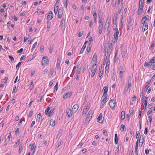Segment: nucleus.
Masks as SVG:
<instances>
[{
  "label": "nucleus",
  "instance_id": "9b49d317",
  "mask_svg": "<svg viewBox=\"0 0 155 155\" xmlns=\"http://www.w3.org/2000/svg\"><path fill=\"white\" fill-rule=\"evenodd\" d=\"M102 114L101 113L99 114V115L97 119V121L99 122L100 124L102 123H103V120H102Z\"/></svg>",
  "mask_w": 155,
  "mask_h": 155
},
{
  "label": "nucleus",
  "instance_id": "5fc2aeb1",
  "mask_svg": "<svg viewBox=\"0 0 155 155\" xmlns=\"http://www.w3.org/2000/svg\"><path fill=\"white\" fill-rule=\"evenodd\" d=\"M20 143V140H18L17 142H16L14 145V147H16Z\"/></svg>",
  "mask_w": 155,
  "mask_h": 155
},
{
  "label": "nucleus",
  "instance_id": "37998d69",
  "mask_svg": "<svg viewBox=\"0 0 155 155\" xmlns=\"http://www.w3.org/2000/svg\"><path fill=\"white\" fill-rule=\"evenodd\" d=\"M37 44V42H35V43L33 44L32 46V48L31 49V51H33Z\"/></svg>",
  "mask_w": 155,
  "mask_h": 155
},
{
  "label": "nucleus",
  "instance_id": "0eeeda50",
  "mask_svg": "<svg viewBox=\"0 0 155 155\" xmlns=\"http://www.w3.org/2000/svg\"><path fill=\"white\" fill-rule=\"evenodd\" d=\"M65 25V20L64 18H62L60 26L62 30L64 29Z\"/></svg>",
  "mask_w": 155,
  "mask_h": 155
},
{
  "label": "nucleus",
  "instance_id": "c85d7f7f",
  "mask_svg": "<svg viewBox=\"0 0 155 155\" xmlns=\"http://www.w3.org/2000/svg\"><path fill=\"white\" fill-rule=\"evenodd\" d=\"M106 101V100L105 99H103L102 101L101 102V105H100V107L101 108L103 107V106L104 104Z\"/></svg>",
  "mask_w": 155,
  "mask_h": 155
},
{
  "label": "nucleus",
  "instance_id": "e433bc0d",
  "mask_svg": "<svg viewBox=\"0 0 155 155\" xmlns=\"http://www.w3.org/2000/svg\"><path fill=\"white\" fill-rule=\"evenodd\" d=\"M58 5L55 6L54 7V12L55 14H56L58 11Z\"/></svg>",
  "mask_w": 155,
  "mask_h": 155
},
{
  "label": "nucleus",
  "instance_id": "603ef678",
  "mask_svg": "<svg viewBox=\"0 0 155 155\" xmlns=\"http://www.w3.org/2000/svg\"><path fill=\"white\" fill-rule=\"evenodd\" d=\"M62 144V143L61 142H59L58 143L57 146H56V148L57 149H58L59 147Z\"/></svg>",
  "mask_w": 155,
  "mask_h": 155
},
{
  "label": "nucleus",
  "instance_id": "20e7f679",
  "mask_svg": "<svg viewBox=\"0 0 155 155\" xmlns=\"http://www.w3.org/2000/svg\"><path fill=\"white\" fill-rule=\"evenodd\" d=\"M49 62V60L47 57H43L41 61V64L42 65L48 64Z\"/></svg>",
  "mask_w": 155,
  "mask_h": 155
},
{
  "label": "nucleus",
  "instance_id": "9d476101",
  "mask_svg": "<svg viewBox=\"0 0 155 155\" xmlns=\"http://www.w3.org/2000/svg\"><path fill=\"white\" fill-rule=\"evenodd\" d=\"M63 14L62 8H59L58 12V18H60L62 17Z\"/></svg>",
  "mask_w": 155,
  "mask_h": 155
},
{
  "label": "nucleus",
  "instance_id": "774afa93",
  "mask_svg": "<svg viewBox=\"0 0 155 155\" xmlns=\"http://www.w3.org/2000/svg\"><path fill=\"white\" fill-rule=\"evenodd\" d=\"M99 76L100 77H101V76H102L103 73L101 71V70L100 69H99Z\"/></svg>",
  "mask_w": 155,
  "mask_h": 155
},
{
  "label": "nucleus",
  "instance_id": "f03ea898",
  "mask_svg": "<svg viewBox=\"0 0 155 155\" xmlns=\"http://www.w3.org/2000/svg\"><path fill=\"white\" fill-rule=\"evenodd\" d=\"M114 30H115V31L114 38V43H115L117 41L118 39V35L119 32L117 28H115Z\"/></svg>",
  "mask_w": 155,
  "mask_h": 155
},
{
  "label": "nucleus",
  "instance_id": "a878e982",
  "mask_svg": "<svg viewBox=\"0 0 155 155\" xmlns=\"http://www.w3.org/2000/svg\"><path fill=\"white\" fill-rule=\"evenodd\" d=\"M54 109L53 108L51 109V110L48 113V117H51L52 115V113L54 111Z\"/></svg>",
  "mask_w": 155,
  "mask_h": 155
},
{
  "label": "nucleus",
  "instance_id": "dca6fc26",
  "mask_svg": "<svg viewBox=\"0 0 155 155\" xmlns=\"http://www.w3.org/2000/svg\"><path fill=\"white\" fill-rule=\"evenodd\" d=\"M87 42H88L87 41H86L85 42H84L83 46H82V48H81V49L80 51V54L82 53H83V52H84V50L86 48L87 43Z\"/></svg>",
  "mask_w": 155,
  "mask_h": 155
},
{
  "label": "nucleus",
  "instance_id": "423d86ee",
  "mask_svg": "<svg viewBox=\"0 0 155 155\" xmlns=\"http://www.w3.org/2000/svg\"><path fill=\"white\" fill-rule=\"evenodd\" d=\"M143 5L142 4H139V8L137 12L138 15H139L141 14L142 12L143 11Z\"/></svg>",
  "mask_w": 155,
  "mask_h": 155
},
{
  "label": "nucleus",
  "instance_id": "a211bd4d",
  "mask_svg": "<svg viewBox=\"0 0 155 155\" xmlns=\"http://www.w3.org/2000/svg\"><path fill=\"white\" fill-rule=\"evenodd\" d=\"M143 30L144 31H145L147 30L148 28V25L147 23H145V24H143Z\"/></svg>",
  "mask_w": 155,
  "mask_h": 155
},
{
  "label": "nucleus",
  "instance_id": "cd10ccee",
  "mask_svg": "<svg viewBox=\"0 0 155 155\" xmlns=\"http://www.w3.org/2000/svg\"><path fill=\"white\" fill-rule=\"evenodd\" d=\"M108 86H104L103 89V91H104V93H107L108 91Z\"/></svg>",
  "mask_w": 155,
  "mask_h": 155
},
{
  "label": "nucleus",
  "instance_id": "39448f33",
  "mask_svg": "<svg viewBox=\"0 0 155 155\" xmlns=\"http://www.w3.org/2000/svg\"><path fill=\"white\" fill-rule=\"evenodd\" d=\"M92 115V111L91 110H90L85 120V121L87 122L88 121H89L90 120L91 118Z\"/></svg>",
  "mask_w": 155,
  "mask_h": 155
},
{
  "label": "nucleus",
  "instance_id": "b1692460",
  "mask_svg": "<svg viewBox=\"0 0 155 155\" xmlns=\"http://www.w3.org/2000/svg\"><path fill=\"white\" fill-rule=\"evenodd\" d=\"M119 71L120 74H122L124 72V69L122 66H120L118 69Z\"/></svg>",
  "mask_w": 155,
  "mask_h": 155
},
{
  "label": "nucleus",
  "instance_id": "1a4fd4ad",
  "mask_svg": "<svg viewBox=\"0 0 155 155\" xmlns=\"http://www.w3.org/2000/svg\"><path fill=\"white\" fill-rule=\"evenodd\" d=\"M66 113L68 117H70L72 116V111L69 108H68L66 109Z\"/></svg>",
  "mask_w": 155,
  "mask_h": 155
},
{
  "label": "nucleus",
  "instance_id": "c9c22d12",
  "mask_svg": "<svg viewBox=\"0 0 155 155\" xmlns=\"http://www.w3.org/2000/svg\"><path fill=\"white\" fill-rule=\"evenodd\" d=\"M53 46L52 45H51L49 48V53L50 54L52 53L53 49Z\"/></svg>",
  "mask_w": 155,
  "mask_h": 155
},
{
  "label": "nucleus",
  "instance_id": "bb28decb",
  "mask_svg": "<svg viewBox=\"0 0 155 155\" xmlns=\"http://www.w3.org/2000/svg\"><path fill=\"white\" fill-rule=\"evenodd\" d=\"M118 51V50H116L115 49V55L114 56V61H115V62L117 61H118V58L116 57L117 55V54Z\"/></svg>",
  "mask_w": 155,
  "mask_h": 155
},
{
  "label": "nucleus",
  "instance_id": "58836bf2",
  "mask_svg": "<svg viewBox=\"0 0 155 155\" xmlns=\"http://www.w3.org/2000/svg\"><path fill=\"white\" fill-rule=\"evenodd\" d=\"M97 57L96 53H94L93 55V58L92 59V61L94 60L96 61L97 60Z\"/></svg>",
  "mask_w": 155,
  "mask_h": 155
},
{
  "label": "nucleus",
  "instance_id": "aec40b11",
  "mask_svg": "<svg viewBox=\"0 0 155 155\" xmlns=\"http://www.w3.org/2000/svg\"><path fill=\"white\" fill-rule=\"evenodd\" d=\"M61 63V60L59 59L58 58L57 59V63L56 64V68L58 69L59 68L60 64Z\"/></svg>",
  "mask_w": 155,
  "mask_h": 155
},
{
  "label": "nucleus",
  "instance_id": "4c0bfd02",
  "mask_svg": "<svg viewBox=\"0 0 155 155\" xmlns=\"http://www.w3.org/2000/svg\"><path fill=\"white\" fill-rule=\"evenodd\" d=\"M109 26V22H108L107 23H106L104 26L105 29L108 30Z\"/></svg>",
  "mask_w": 155,
  "mask_h": 155
},
{
  "label": "nucleus",
  "instance_id": "79ce46f5",
  "mask_svg": "<svg viewBox=\"0 0 155 155\" xmlns=\"http://www.w3.org/2000/svg\"><path fill=\"white\" fill-rule=\"evenodd\" d=\"M107 94L104 93V94L102 96V98H103V99H105L106 100H107Z\"/></svg>",
  "mask_w": 155,
  "mask_h": 155
},
{
  "label": "nucleus",
  "instance_id": "2f4dec72",
  "mask_svg": "<svg viewBox=\"0 0 155 155\" xmlns=\"http://www.w3.org/2000/svg\"><path fill=\"white\" fill-rule=\"evenodd\" d=\"M121 118L122 120H123L125 118V113L124 111H122L121 112Z\"/></svg>",
  "mask_w": 155,
  "mask_h": 155
},
{
  "label": "nucleus",
  "instance_id": "473e14b6",
  "mask_svg": "<svg viewBox=\"0 0 155 155\" xmlns=\"http://www.w3.org/2000/svg\"><path fill=\"white\" fill-rule=\"evenodd\" d=\"M92 48V46L91 45H88L87 48V52L88 53H89L91 50Z\"/></svg>",
  "mask_w": 155,
  "mask_h": 155
},
{
  "label": "nucleus",
  "instance_id": "bf43d9fd",
  "mask_svg": "<svg viewBox=\"0 0 155 155\" xmlns=\"http://www.w3.org/2000/svg\"><path fill=\"white\" fill-rule=\"evenodd\" d=\"M146 20L143 17V18L141 20V23L142 24H145V23H147V22H146Z\"/></svg>",
  "mask_w": 155,
  "mask_h": 155
},
{
  "label": "nucleus",
  "instance_id": "c03bdc74",
  "mask_svg": "<svg viewBox=\"0 0 155 155\" xmlns=\"http://www.w3.org/2000/svg\"><path fill=\"white\" fill-rule=\"evenodd\" d=\"M125 128V126L124 124H122L121 125L120 128V130L121 131H124V129Z\"/></svg>",
  "mask_w": 155,
  "mask_h": 155
},
{
  "label": "nucleus",
  "instance_id": "864d4df0",
  "mask_svg": "<svg viewBox=\"0 0 155 155\" xmlns=\"http://www.w3.org/2000/svg\"><path fill=\"white\" fill-rule=\"evenodd\" d=\"M81 67H79L77 68V73L78 74H80V72L81 70Z\"/></svg>",
  "mask_w": 155,
  "mask_h": 155
},
{
  "label": "nucleus",
  "instance_id": "f3484780",
  "mask_svg": "<svg viewBox=\"0 0 155 155\" xmlns=\"http://www.w3.org/2000/svg\"><path fill=\"white\" fill-rule=\"evenodd\" d=\"M103 25L102 24H99L98 27L99 32L100 34H101L102 32Z\"/></svg>",
  "mask_w": 155,
  "mask_h": 155
},
{
  "label": "nucleus",
  "instance_id": "72a5a7b5",
  "mask_svg": "<svg viewBox=\"0 0 155 155\" xmlns=\"http://www.w3.org/2000/svg\"><path fill=\"white\" fill-rule=\"evenodd\" d=\"M114 141L115 143L116 144H117L118 143V136L117 134H115V138H114Z\"/></svg>",
  "mask_w": 155,
  "mask_h": 155
},
{
  "label": "nucleus",
  "instance_id": "f8f14e48",
  "mask_svg": "<svg viewBox=\"0 0 155 155\" xmlns=\"http://www.w3.org/2000/svg\"><path fill=\"white\" fill-rule=\"evenodd\" d=\"M72 92H69L66 94H65L63 95V98L65 99L67 98L70 97L72 95Z\"/></svg>",
  "mask_w": 155,
  "mask_h": 155
},
{
  "label": "nucleus",
  "instance_id": "c756f323",
  "mask_svg": "<svg viewBox=\"0 0 155 155\" xmlns=\"http://www.w3.org/2000/svg\"><path fill=\"white\" fill-rule=\"evenodd\" d=\"M55 123V121L52 120L51 119L50 120V124L51 126L52 127H53L54 126Z\"/></svg>",
  "mask_w": 155,
  "mask_h": 155
},
{
  "label": "nucleus",
  "instance_id": "f704fd0d",
  "mask_svg": "<svg viewBox=\"0 0 155 155\" xmlns=\"http://www.w3.org/2000/svg\"><path fill=\"white\" fill-rule=\"evenodd\" d=\"M89 109V108L87 107H86L83 110V114H85L87 112V111Z\"/></svg>",
  "mask_w": 155,
  "mask_h": 155
},
{
  "label": "nucleus",
  "instance_id": "7c9ffc66",
  "mask_svg": "<svg viewBox=\"0 0 155 155\" xmlns=\"http://www.w3.org/2000/svg\"><path fill=\"white\" fill-rule=\"evenodd\" d=\"M11 136V133H10V134L8 136L7 138L5 140V145H6L9 142L10 140V137Z\"/></svg>",
  "mask_w": 155,
  "mask_h": 155
},
{
  "label": "nucleus",
  "instance_id": "49530a36",
  "mask_svg": "<svg viewBox=\"0 0 155 155\" xmlns=\"http://www.w3.org/2000/svg\"><path fill=\"white\" fill-rule=\"evenodd\" d=\"M109 68V66L106 65L105 68V73L107 74L108 72V70Z\"/></svg>",
  "mask_w": 155,
  "mask_h": 155
},
{
  "label": "nucleus",
  "instance_id": "4d7b16f0",
  "mask_svg": "<svg viewBox=\"0 0 155 155\" xmlns=\"http://www.w3.org/2000/svg\"><path fill=\"white\" fill-rule=\"evenodd\" d=\"M153 103H150V104H149L148 105V108L149 109H151L153 107Z\"/></svg>",
  "mask_w": 155,
  "mask_h": 155
},
{
  "label": "nucleus",
  "instance_id": "e2e57ef3",
  "mask_svg": "<svg viewBox=\"0 0 155 155\" xmlns=\"http://www.w3.org/2000/svg\"><path fill=\"white\" fill-rule=\"evenodd\" d=\"M51 26V24L50 23H48L47 24V29L48 31L49 30V29L50 28Z\"/></svg>",
  "mask_w": 155,
  "mask_h": 155
},
{
  "label": "nucleus",
  "instance_id": "338daca9",
  "mask_svg": "<svg viewBox=\"0 0 155 155\" xmlns=\"http://www.w3.org/2000/svg\"><path fill=\"white\" fill-rule=\"evenodd\" d=\"M103 134L105 136H107L108 135L107 133V131L106 130H104L103 131Z\"/></svg>",
  "mask_w": 155,
  "mask_h": 155
},
{
  "label": "nucleus",
  "instance_id": "393cba45",
  "mask_svg": "<svg viewBox=\"0 0 155 155\" xmlns=\"http://www.w3.org/2000/svg\"><path fill=\"white\" fill-rule=\"evenodd\" d=\"M80 14L81 15H83L84 13V7L83 5H82L80 8Z\"/></svg>",
  "mask_w": 155,
  "mask_h": 155
},
{
  "label": "nucleus",
  "instance_id": "3c124183",
  "mask_svg": "<svg viewBox=\"0 0 155 155\" xmlns=\"http://www.w3.org/2000/svg\"><path fill=\"white\" fill-rule=\"evenodd\" d=\"M58 85V82H57L55 86L54 87V92L55 91H56L57 90Z\"/></svg>",
  "mask_w": 155,
  "mask_h": 155
},
{
  "label": "nucleus",
  "instance_id": "f257e3e1",
  "mask_svg": "<svg viewBox=\"0 0 155 155\" xmlns=\"http://www.w3.org/2000/svg\"><path fill=\"white\" fill-rule=\"evenodd\" d=\"M123 6V0H118L117 8L118 13L120 14L121 12V10L122 9Z\"/></svg>",
  "mask_w": 155,
  "mask_h": 155
},
{
  "label": "nucleus",
  "instance_id": "412c9836",
  "mask_svg": "<svg viewBox=\"0 0 155 155\" xmlns=\"http://www.w3.org/2000/svg\"><path fill=\"white\" fill-rule=\"evenodd\" d=\"M37 118L38 119V121L39 122L42 120L41 115V113H39L37 115Z\"/></svg>",
  "mask_w": 155,
  "mask_h": 155
},
{
  "label": "nucleus",
  "instance_id": "de8ad7c7",
  "mask_svg": "<svg viewBox=\"0 0 155 155\" xmlns=\"http://www.w3.org/2000/svg\"><path fill=\"white\" fill-rule=\"evenodd\" d=\"M143 103L144 104V106L143 107L144 108V110L146 109V107H147V100H144V101L143 102Z\"/></svg>",
  "mask_w": 155,
  "mask_h": 155
},
{
  "label": "nucleus",
  "instance_id": "ddd939ff",
  "mask_svg": "<svg viewBox=\"0 0 155 155\" xmlns=\"http://www.w3.org/2000/svg\"><path fill=\"white\" fill-rule=\"evenodd\" d=\"M138 141L139 140L138 139L136 143V146L135 150V152L137 155H138Z\"/></svg>",
  "mask_w": 155,
  "mask_h": 155
},
{
  "label": "nucleus",
  "instance_id": "a18cd8bd",
  "mask_svg": "<svg viewBox=\"0 0 155 155\" xmlns=\"http://www.w3.org/2000/svg\"><path fill=\"white\" fill-rule=\"evenodd\" d=\"M31 90L34 87V85L33 84V81L32 80L30 82Z\"/></svg>",
  "mask_w": 155,
  "mask_h": 155
},
{
  "label": "nucleus",
  "instance_id": "4468645a",
  "mask_svg": "<svg viewBox=\"0 0 155 155\" xmlns=\"http://www.w3.org/2000/svg\"><path fill=\"white\" fill-rule=\"evenodd\" d=\"M152 62L150 60L149 62H145L144 63V66L145 67H147L148 68L150 67L152 65Z\"/></svg>",
  "mask_w": 155,
  "mask_h": 155
},
{
  "label": "nucleus",
  "instance_id": "052dcab7",
  "mask_svg": "<svg viewBox=\"0 0 155 155\" xmlns=\"http://www.w3.org/2000/svg\"><path fill=\"white\" fill-rule=\"evenodd\" d=\"M54 71L52 69H51L50 71V72L49 74V76H52L53 74Z\"/></svg>",
  "mask_w": 155,
  "mask_h": 155
},
{
  "label": "nucleus",
  "instance_id": "69168bd1",
  "mask_svg": "<svg viewBox=\"0 0 155 155\" xmlns=\"http://www.w3.org/2000/svg\"><path fill=\"white\" fill-rule=\"evenodd\" d=\"M50 109V108L49 107H48V108H47L46 110H45V114L46 115H47L48 114V113L49 111V110Z\"/></svg>",
  "mask_w": 155,
  "mask_h": 155
},
{
  "label": "nucleus",
  "instance_id": "0e129e2a",
  "mask_svg": "<svg viewBox=\"0 0 155 155\" xmlns=\"http://www.w3.org/2000/svg\"><path fill=\"white\" fill-rule=\"evenodd\" d=\"M127 8H124L123 12H122V15H124L127 11Z\"/></svg>",
  "mask_w": 155,
  "mask_h": 155
},
{
  "label": "nucleus",
  "instance_id": "09e8293b",
  "mask_svg": "<svg viewBox=\"0 0 155 155\" xmlns=\"http://www.w3.org/2000/svg\"><path fill=\"white\" fill-rule=\"evenodd\" d=\"M117 12H115L114 15L113 19H117L118 16Z\"/></svg>",
  "mask_w": 155,
  "mask_h": 155
},
{
  "label": "nucleus",
  "instance_id": "6e6552de",
  "mask_svg": "<svg viewBox=\"0 0 155 155\" xmlns=\"http://www.w3.org/2000/svg\"><path fill=\"white\" fill-rule=\"evenodd\" d=\"M53 14L52 12L50 11L47 16V18L48 20L50 21L53 18Z\"/></svg>",
  "mask_w": 155,
  "mask_h": 155
},
{
  "label": "nucleus",
  "instance_id": "2eb2a0df",
  "mask_svg": "<svg viewBox=\"0 0 155 155\" xmlns=\"http://www.w3.org/2000/svg\"><path fill=\"white\" fill-rule=\"evenodd\" d=\"M79 107L78 104H76L74 105L72 108V111L75 113L77 111Z\"/></svg>",
  "mask_w": 155,
  "mask_h": 155
},
{
  "label": "nucleus",
  "instance_id": "13d9d810",
  "mask_svg": "<svg viewBox=\"0 0 155 155\" xmlns=\"http://www.w3.org/2000/svg\"><path fill=\"white\" fill-rule=\"evenodd\" d=\"M8 79V77H5L4 79H3V82L4 83H6Z\"/></svg>",
  "mask_w": 155,
  "mask_h": 155
},
{
  "label": "nucleus",
  "instance_id": "680f3d73",
  "mask_svg": "<svg viewBox=\"0 0 155 155\" xmlns=\"http://www.w3.org/2000/svg\"><path fill=\"white\" fill-rule=\"evenodd\" d=\"M116 0H113L112 5L113 7H115V6L116 5Z\"/></svg>",
  "mask_w": 155,
  "mask_h": 155
},
{
  "label": "nucleus",
  "instance_id": "ea45409f",
  "mask_svg": "<svg viewBox=\"0 0 155 155\" xmlns=\"http://www.w3.org/2000/svg\"><path fill=\"white\" fill-rule=\"evenodd\" d=\"M8 57L11 62L12 63L15 62V59L11 55H8Z\"/></svg>",
  "mask_w": 155,
  "mask_h": 155
},
{
  "label": "nucleus",
  "instance_id": "5701e85b",
  "mask_svg": "<svg viewBox=\"0 0 155 155\" xmlns=\"http://www.w3.org/2000/svg\"><path fill=\"white\" fill-rule=\"evenodd\" d=\"M24 147V145L23 144L21 143L19 146V147L18 150L19 153H20L21 151L23 150Z\"/></svg>",
  "mask_w": 155,
  "mask_h": 155
},
{
  "label": "nucleus",
  "instance_id": "6ab92c4d",
  "mask_svg": "<svg viewBox=\"0 0 155 155\" xmlns=\"http://www.w3.org/2000/svg\"><path fill=\"white\" fill-rule=\"evenodd\" d=\"M97 68V65L96 64H94L92 66L91 68V71H94L96 72Z\"/></svg>",
  "mask_w": 155,
  "mask_h": 155
},
{
  "label": "nucleus",
  "instance_id": "8fccbe9b",
  "mask_svg": "<svg viewBox=\"0 0 155 155\" xmlns=\"http://www.w3.org/2000/svg\"><path fill=\"white\" fill-rule=\"evenodd\" d=\"M148 119L149 120V122L147 123V124L149 125H150L152 121V117L151 116H150L148 117Z\"/></svg>",
  "mask_w": 155,
  "mask_h": 155
},
{
  "label": "nucleus",
  "instance_id": "7ed1b4c3",
  "mask_svg": "<svg viewBox=\"0 0 155 155\" xmlns=\"http://www.w3.org/2000/svg\"><path fill=\"white\" fill-rule=\"evenodd\" d=\"M115 104L116 101L114 99H112L110 100L109 102V105L110 108L113 110H114L115 109Z\"/></svg>",
  "mask_w": 155,
  "mask_h": 155
},
{
  "label": "nucleus",
  "instance_id": "a19ab883",
  "mask_svg": "<svg viewBox=\"0 0 155 155\" xmlns=\"http://www.w3.org/2000/svg\"><path fill=\"white\" fill-rule=\"evenodd\" d=\"M22 61H21L18 63L16 66V69L17 70H18L20 66L21 65Z\"/></svg>",
  "mask_w": 155,
  "mask_h": 155
},
{
  "label": "nucleus",
  "instance_id": "6e6d98bb",
  "mask_svg": "<svg viewBox=\"0 0 155 155\" xmlns=\"http://www.w3.org/2000/svg\"><path fill=\"white\" fill-rule=\"evenodd\" d=\"M95 72H96L95 71H91V78H92L94 76Z\"/></svg>",
  "mask_w": 155,
  "mask_h": 155
},
{
  "label": "nucleus",
  "instance_id": "4be33fe9",
  "mask_svg": "<svg viewBox=\"0 0 155 155\" xmlns=\"http://www.w3.org/2000/svg\"><path fill=\"white\" fill-rule=\"evenodd\" d=\"M143 140H144V137L142 135H141L140 136V139L139 140V143H141L143 144Z\"/></svg>",
  "mask_w": 155,
  "mask_h": 155
}]
</instances>
